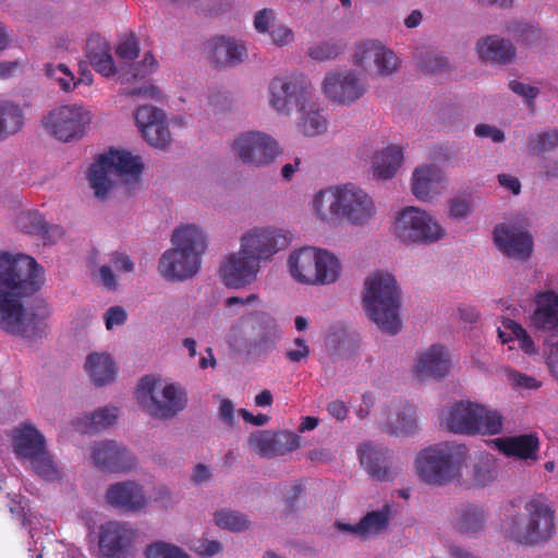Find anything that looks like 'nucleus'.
<instances>
[{"instance_id":"nucleus-34","label":"nucleus","mask_w":558,"mask_h":558,"mask_svg":"<svg viewBox=\"0 0 558 558\" xmlns=\"http://www.w3.org/2000/svg\"><path fill=\"white\" fill-rule=\"evenodd\" d=\"M86 56L96 72L104 76L116 73V65L110 53V47L105 38L93 35L86 43Z\"/></svg>"},{"instance_id":"nucleus-3","label":"nucleus","mask_w":558,"mask_h":558,"mask_svg":"<svg viewBox=\"0 0 558 558\" xmlns=\"http://www.w3.org/2000/svg\"><path fill=\"white\" fill-rule=\"evenodd\" d=\"M172 248L158 263L159 274L169 281H185L201 268V258L207 248L204 232L194 225L181 226L172 235Z\"/></svg>"},{"instance_id":"nucleus-32","label":"nucleus","mask_w":558,"mask_h":558,"mask_svg":"<svg viewBox=\"0 0 558 558\" xmlns=\"http://www.w3.org/2000/svg\"><path fill=\"white\" fill-rule=\"evenodd\" d=\"M357 452L361 464L372 477L379 481H388L390 478V473L386 466L388 460L387 449L376 447L371 442H364L360 446Z\"/></svg>"},{"instance_id":"nucleus-36","label":"nucleus","mask_w":558,"mask_h":558,"mask_svg":"<svg viewBox=\"0 0 558 558\" xmlns=\"http://www.w3.org/2000/svg\"><path fill=\"white\" fill-rule=\"evenodd\" d=\"M85 369L96 386L111 383L118 372L117 364L109 354L97 352L87 356Z\"/></svg>"},{"instance_id":"nucleus-52","label":"nucleus","mask_w":558,"mask_h":558,"mask_svg":"<svg viewBox=\"0 0 558 558\" xmlns=\"http://www.w3.org/2000/svg\"><path fill=\"white\" fill-rule=\"evenodd\" d=\"M116 52L121 60H135L140 54V46L136 37L134 35H130L129 37H126L123 41H121L118 45Z\"/></svg>"},{"instance_id":"nucleus-5","label":"nucleus","mask_w":558,"mask_h":558,"mask_svg":"<svg viewBox=\"0 0 558 558\" xmlns=\"http://www.w3.org/2000/svg\"><path fill=\"white\" fill-rule=\"evenodd\" d=\"M466 453L465 445L448 441L437 444L418 453L415 460L416 472L428 484H447L459 475Z\"/></svg>"},{"instance_id":"nucleus-31","label":"nucleus","mask_w":558,"mask_h":558,"mask_svg":"<svg viewBox=\"0 0 558 558\" xmlns=\"http://www.w3.org/2000/svg\"><path fill=\"white\" fill-rule=\"evenodd\" d=\"M476 51L482 60L498 64L509 63L515 56L513 45L509 40L495 35L478 40Z\"/></svg>"},{"instance_id":"nucleus-10","label":"nucleus","mask_w":558,"mask_h":558,"mask_svg":"<svg viewBox=\"0 0 558 558\" xmlns=\"http://www.w3.org/2000/svg\"><path fill=\"white\" fill-rule=\"evenodd\" d=\"M269 94L271 107L283 114L306 109L312 98L311 84L300 73L275 77L269 84Z\"/></svg>"},{"instance_id":"nucleus-30","label":"nucleus","mask_w":558,"mask_h":558,"mask_svg":"<svg viewBox=\"0 0 558 558\" xmlns=\"http://www.w3.org/2000/svg\"><path fill=\"white\" fill-rule=\"evenodd\" d=\"M16 226L24 233L40 235L45 244H52L63 236L61 227L49 226L44 216L36 210L21 213L16 218Z\"/></svg>"},{"instance_id":"nucleus-64","label":"nucleus","mask_w":558,"mask_h":558,"mask_svg":"<svg viewBox=\"0 0 558 558\" xmlns=\"http://www.w3.org/2000/svg\"><path fill=\"white\" fill-rule=\"evenodd\" d=\"M111 263L118 270L131 272L134 270V263L132 259L124 253L116 252L112 254Z\"/></svg>"},{"instance_id":"nucleus-54","label":"nucleus","mask_w":558,"mask_h":558,"mask_svg":"<svg viewBox=\"0 0 558 558\" xmlns=\"http://www.w3.org/2000/svg\"><path fill=\"white\" fill-rule=\"evenodd\" d=\"M268 33L271 41L277 46H284L293 40L292 31L280 24H272Z\"/></svg>"},{"instance_id":"nucleus-45","label":"nucleus","mask_w":558,"mask_h":558,"mask_svg":"<svg viewBox=\"0 0 558 558\" xmlns=\"http://www.w3.org/2000/svg\"><path fill=\"white\" fill-rule=\"evenodd\" d=\"M506 32L518 43L526 45L535 43L541 31L537 26L521 21H510L506 25Z\"/></svg>"},{"instance_id":"nucleus-51","label":"nucleus","mask_w":558,"mask_h":558,"mask_svg":"<svg viewBox=\"0 0 558 558\" xmlns=\"http://www.w3.org/2000/svg\"><path fill=\"white\" fill-rule=\"evenodd\" d=\"M504 327L506 330H510L513 337L519 341L520 348L526 354H533L535 352V347L532 338L529 336L526 330L518 323L507 319L504 323Z\"/></svg>"},{"instance_id":"nucleus-11","label":"nucleus","mask_w":558,"mask_h":558,"mask_svg":"<svg viewBox=\"0 0 558 558\" xmlns=\"http://www.w3.org/2000/svg\"><path fill=\"white\" fill-rule=\"evenodd\" d=\"M157 380L154 376H144L137 387L136 397L143 408L153 416L170 418L185 407L184 393L179 391L174 385H166L161 397L154 396Z\"/></svg>"},{"instance_id":"nucleus-20","label":"nucleus","mask_w":558,"mask_h":558,"mask_svg":"<svg viewBox=\"0 0 558 558\" xmlns=\"http://www.w3.org/2000/svg\"><path fill=\"white\" fill-rule=\"evenodd\" d=\"M135 122L149 145L165 148L170 144L171 136L162 110L153 106H141L135 112Z\"/></svg>"},{"instance_id":"nucleus-17","label":"nucleus","mask_w":558,"mask_h":558,"mask_svg":"<svg viewBox=\"0 0 558 558\" xmlns=\"http://www.w3.org/2000/svg\"><path fill=\"white\" fill-rule=\"evenodd\" d=\"M259 270V263L248 254H229L220 265L219 275L226 287L240 289L251 284Z\"/></svg>"},{"instance_id":"nucleus-18","label":"nucleus","mask_w":558,"mask_h":558,"mask_svg":"<svg viewBox=\"0 0 558 558\" xmlns=\"http://www.w3.org/2000/svg\"><path fill=\"white\" fill-rule=\"evenodd\" d=\"M323 86L329 99L348 106L356 102L366 92L365 83L352 71L327 74Z\"/></svg>"},{"instance_id":"nucleus-29","label":"nucleus","mask_w":558,"mask_h":558,"mask_svg":"<svg viewBox=\"0 0 558 558\" xmlns=\"http://www.w3.org/2000/svg\"><path fill=\"white\" fill-rule=\"evenodd\" d=\"M495 445L507 457H515L521 460H537L539 451V438L535 434L501 437L495 439Z\"/></svg>"},{"instance_id":"nucleus-37","label":"nucleus","mask_w":558,"mask_h":558,"mask_svg":"<svg viewBox=\"0 0 558 558\" xmlns=\"http://www.w3.org/2000/svg\"><path fill=\"white\" fill-rule=\"evenodd\" d=\"M402 161L403 153L401 147L390 145L374 156V174L383 180L391 179L395 177Z\"/></svg>"},{"instance_id":"nucleus-46","label":"nucleus","mask_w":558,"mask_h":558,"mask_svg":"<svg viewBox=\"0 0 558 558\" xmlns=\"http://www.w3.org/2000/svg\"><path fill=\"white\" fill-rule=\"evenodd\" d=\"M118 417L117 408L98 409L89 415H85L86 429L84 432H99L111 426Z\"/></svg>"},{"instance_id":"nucleus-27","label":"nucleus","mask_w":558,"mask_h":558,"mask_svg":"<svg viewBox=\"0 0 558 558\" xmlns=\"http://www.w3.org/2000/svg\"><path fill=\"white\" fill-rule=\"evenodd\" d=\"M444 173L435 165L422 166L414 170L411 189L420 201H428L442 189Z\"/></svg>"},{"instance_id":"nucleus-26","label":"nucleus","mask_w":558,"mask_h":558,"mask_svg":"<svg viewBox=\"0 0 558 558\" xmlns=\"http://www.w3.org/2000/svg\"><path fill=\"white\" fill-rule=\"evenodd\" d=\"M534 303L532 325L537 330L558 332V294L553 290L538 292L535 294Z\"/></svg>"},{"instance_id":"nucleus-24","label":"nucleus","mask_w":558,"mask_h":558,"mask_svg":"<svg viewBox=\"0 0 558 558\" xmlns=\"http://www.w3.org/2000/svg\"><path fill=\"white\" fill-rule=\"evenodd\" d=\"M106 501L113 508L135 512L145 506L146 498L140 485L126 481L112 484L106 492Z\"/></svg>"},{"instance_id":"nucleus-42","label":"nucleus","mask_w":558,"mask_h":558,"mask_svg":"<svg viewBox=\"0 0 558 558\" xmlns=\"http://www.w3.org/2000/svg\"><path fill=\"white\" fill-rule=\"evenodd\" d=\"M23 126V113L17 105L0 101V141L17 133Z\"/></svg>"},{"instance_id":"nucleus-2","label":"nucleus","mask_w":558,"mask_h":558,"mask_svg":"<svg viewBox=\"0 0 558 558\" xmlns=\"http://www.w3.org/2000/svg\"><path fill=\"white\" fill-rule=\"evenodd\" d=\"M526 517L508 514L501 524L504 536L523 546H537L549 542L556 533L555 509L544 494L531 496L524 504Z\"/></svg>"},{"instance_id":"nucleus-6","label":"nucleus","mask_w":558,"mask_h":558,"mask_svg":"<svg viewBox=\"0 0 558 558\" xmlns=\"http://www.w3.org/2000/svg\"><path fill=\"white\" fill-rule=\"evenodd\" d=\"M143 170L140 157L125 150H113L100 155L88 169V181L95 196L105 199L113 186V178L130 177L138 181Z\"/></svg>"},{"instance_id":"nucleus-49","label":"nucleus","mask_w":558,"mask_h":558,"mask_svg":"<svg viewBox=\"0 0 558 558\" xmlns=\"http://www.w3.org/2000/svg\"><path fill=\"white\" fill-rule=\"evenodd\" d=\"M45 73L48 77H56L61 89L64 92H70L77 85V81H75L74 75L65 64L53 65L47 63L45 65Z\"/></svg>"},{"instance_id":"nucleus-35","label":"nucleus","mask_w":558,"mask_h":558,"mask_svg":"<svg viewBox=\"0 0 558 558\" xmlns=\"http://www.w3.org/2000/svg\"><path fill=\"white\" fill-rule=\"evenodd\" d=\"M13 447L17 457L29 460L46 449V441L35 427L25 425L16 429Z\"/></svg>"},{"instance_id":"nucleus-33","label":"nucleus","mask_w":558,"mask_h":558,"mask_svg":"<svg viewBox=\"0 0 558 558\" xmlns=\"http://www.w3.org/2000/svg\"><path fill=\"white\" fill-rule=\"evenodd\" d=\"M487 521L486 510L477 505L459 508L453 520V527L461 534L474 537L483 530Z\"/></svg>"},{"instance_id":"nucleus-4","label":"nucleus","mask_w":558,"mask_h":558,"mask_svg":"<svg viewBox=\"0 0 558 558\" xmlns=\"http://www.w3.org/2000/svg\"><path fill=\"white\" fill-rule=\"evenodd\" d=\"M363 303L366 314L383 332L396 335L401 329L400 291L392 275L376 272L365 280Z\"/></svg>"},{"instance_id":"nucleus-38","label":"nucleus","mask_w":558,"mask_h":558,"mask_svg":"<svg viewBox=\"0 0 558 558\" xmlns=\"http://www.w3.org/2000/svg\"><path fill=\"white\" fill-rule=\"evenodd\" d=\"M301 113L298 128L305 136H318L324 134L328 129V121L323 114V109L318 104L312 101L306 105V109L299 110Z\"/></svg>"},{"instance_id":"nucleus-8","label":"nucleus","mask_w":558,"mask_h":558,"mask_svg":"<svg viewBox=\"0 0 558 558\" xmlns=\"http://www.w3.org/2000/svg\"><path fill=\"white\" fill-rule=\"evenodd\" d=\"M450 432L466 435H496L502 429L504 418L497 411L472 402L452 407L446 422Z\"/></svg>"},{"instance_id":"nucleus-19","label":"nucleus","mask_w":558,"mask_h":558,"mask_svg":"<svg viewBox=\"0 0 558 558\" xmlns=\"http://www.w3.org/2000/svg\"><path fill=\"white\" fill-rule=\"evenodd\" d=\"M248 445L260 457L272 458L296 450L300 447V437L290 432L257 430L251 434Z\"/></svg>"},{"instance_id":"nucleus-63","label":"nucleus","mask_w":558,"mask_h":558,"mask_svg":"<svg viewBox=\"0 0 558 558\" xmlns=\"http://www.w3.org/2000/svg\"><path fill=\"white\" fill-rule=\"evenodd\" d=\"M546 353H547L546 363L548 365V368H549L551 375L558 381V342L548 343V349H547Z\"/></svg>"},{"instance_id":"nucleus-21","label":"nucleus","mask_w":558,"mask_h":558,"mask_svg":"<svg viewBox=\"0 0 558 558\" xmlns=\"http://www.w3.org/2000/svg\"><path fill=\"white\" fill-rule=\"evenodd\" d=\"M494 241L508 257L526 259L532 253V235L522 227L498 225L494 230Z\"/></svg>"},{"instance_id":"nucleus-61","label":"nucleus","mask_w":558,"mask_h":558,"mask_svg":"<svg viewBox=\"0 0 558 558\" xmlns=\"http://www.w3.org/2000/svg\"><path fill=\"white\" fill-rule=\"evenodd\" d=\"M475 134L478 137H490L492 141L495 143H501L505 141L504 132L488 124H478L475 128Z\"/></svg>"},{"instance_id":"nucleus-13","label":"nucleus","mask_w":558,"mask_h":558,"mask_svg":"<svg viewBox=\"0 0 558 558\" xmlns=\"http://www.w3.org/2000/svg\"><path fill=\"white\" fill-rule=\"evenodd\" d=\"M90 116L82 106H62L44 118L46 130L62 142L81 137Z\"/></svg>"},{"instance_id":"nucleus-41","label":"nucleus","mask_w":558,"mask_h":558,"mask_svg":"<svg viewBox=\"0 0 558 558\" xmlns=\"http://www.w3.org/2000/svg\"><path fill=\"white\" fill-rule=\"evenodd\" d=\"M390 523V507L367 512L359 522L361 538H368L385 531Z\"/></svg>"},{"instance_id":"nucleus-1","label":"nucleus","mask_w":558,"mask_h":558,"mask_svg":"<svg viewBox=\"0 0 558 558\" xmlns=\"http://www.w3.org/2000/svg\"><path fill=\"white\" fill-rule=\"evenodd\" d=\"M44 283V269L26 254L0 253V328L25 339L47 333L50 312L43 301L25 308L19 299L37 292Z\"/></svg>"},{"instance_id":"nucleus-59","label":"nucleus","mask_w":558,"mask_h":558,"mask_svg":"<svg viewBox=\"0 0 558 558\" xmlns=\"http://www.w3.org/2000/svg\"><path fill=\"white\" fill-rule=\"evenodd\" d=\"M157 66L155 57L148 52L144 56V59L134 68V77H145L150 74Z\"/></svg>"},{"instance_id":"nucleus-40","label":"nucleus","mask_w":558,"mask_h":558,"mask_svg":"<svg viewBox=\"0 0 558 558\" xmlns=\"http://www.w3.org/2000/svg\"><path fill=\"white\" fill-rule=\"evenodd\" d=\"M314 209L322 220L341 217V186L320 191L314 199Z\"/></svg>"},{"instance_id":"nucleus-50","label":"nucleus","mask_w":558,"mask_h":558,"mask_svg":"<svg viewBox=\"0 0 558 558\" xmlns=\"http://www.w3.org/2000/svg\"><path fill=\"white\" fill-rule=\"evenodd\" d=\"M146 558H189V556L179 547L160 542L147 547Z\"/></svg>"},{"instance_id":"nucleus-43","label":"nucleus","mask_w":558,"mask_h":558,"mask_svg":"<svg viewBox=\"0 0 558 558\" xmlns=\"http://www.w3.org/2000/svg\"><path fill=\"white\" fill-rule=\"evenodd\" d=\"M215 522L219 527L235 533L245 531L250 524L245 514L228 509L217 511L215 513Z\"/></svg>"},{"instance_id":"nucleus-62","label":"nucleus","mask_w":558,"mask_h":558,"mask_svg":"<svg viewBox=\"0 0 558 558\" xmlns=\"http://www.w3.org/2000/svg\"><path fill=\"white\" fill-rule=\"evenodd\" d=\"M509 87L513 93L526 98L530 101L533 100L538 94V89L536 87L523 84L518 81H511L509 83Z\"/></svg>"},{"instance_id":"nucleus-56","label":"nucleus","mask_w":558,"mask_h":558,"mask_svg":"<svg viewBox=\"0 0 558 558\" xmlns=\"http://www.w3.org/2000/svg\"><path fill=\"white\" fill-rule=\"evenodd\" d=\"M508 378L511 385L515 388L536 389L541 386V384L534 377L522 374L518 371L510 372Z\"/></svg>"},{"instance_id":"nucleus-55","label":"nucleus","mask_w":558,"mask_h":558,"mask_svg":"<svg viewBox=\"0 0 558 558\" xmlns=\"http://www.w3.org/2000/svg\"><path fill=\"white\" fill-rule=\"evenodd\" d=\"M275 23L274 12L270 9H263L254 16V27L258 33H268Z\"/></svg>"},{"instance_id":"nucleus-57","label":"nucleus","mask_w":558,"mask_h":558,"mask_svg":"<svg viewBox=\"0 0 558 558\" xmlns=\"http://www.w3.org/2000/svg\"><path fill=\"white\" fill-rule=\"evenodd\" d=\"M294 344L298 347L296 349L288 350L286 353L287 360L293 363L301 362L306 360L310 355V348L306 344V341L302 338L294 339Z\"/></svg>"},{"instance_id":"nucleus-25","label":"nucleus","mask_w":558,"mask_h":558,"mask_svg":"<svg viewBox=\"0 0 558 558\" xmlns=\"http://www.w3.org/2000/svg\"><path fill=\"white\" fill-rule=\"evenodd\" d=\"M450 359L445 347L432 344L418 354L415 373L418 378H442L449 373Z\"/></svg>"},{"instance_id":"nucleus-15","label":"nucleus","mask_w":558,"mask_h":558,"mask_svg":"<svg viewBox=\"0 0 558 558\" xmlns=\"http://www.w3.org/2000/svg\"><path fill=\"white\" fill-rule=\"evenodd\" d=\"M291 234L278 229L256 228L241 238L242 253L248 254L260 264L262 260L270 259L278 251L286 248Z\"/></svg>"},{"instance_id":"nucleus-39","label":"nucleus","mask_w":558,"mask_h":558,"mask_svg":"<svg viewBox=\"0 0 558 558\" xmlns=\"http://www.w3.org/2000/svg\"><path fill=\"white\" fill-rule=\"evenodd\" d=\"M387 429L393 435H410L416 429V415L413 407L402 404L390 412Z\"/></svg>"},{"instance_id":"nucleus-9","label":"nucleus","mask_w":558,"mask_h":558,"mask_svg":"<svg viewBox=\"0 0 558 558\" xmlns=\"http://www.w3.org/2000/svg\"><path fill=\"white\" fill-rule=\"evenodd\" d=\"M393 234L402 243H433L444 235V229L426 211L405 207L398 213Z\"/></svg>"},{"instance_id":"nucleus-58","label":"nucleus","mask_w":558,"mask_h":558,"mask_svg":"<svg viewBox=\"0 0 558 558\" xmlns=\"http://www.w3.org/2000/svg\"><path fill=\"white\" fill-rule=\"evenodd\" d=\"M126 320V312L121 306H112L105 314V323L107 329H112L114 326L123 325Z\"/></svg>"},{"instance_id":"nucleus-60","label":"nucleus","mask_w":558,"mask_h":558,"mask_svg":"<svg viewBox=\"0 0 558 558\" xmlns=\"http://www.w3.org/2000/svg\"><path fill=\"white\" fill-rule=\"evenodd\" d=\"M471 204L464 198H453L450 202L449 214L453 218H464L470 214Z\"/></svg>"},{"instance_id":"nucleus-22","label":"nucleus","mask_w":558,"mask_h":558,"mask_svg":"<svg viewBox=\"0 0 558 558\" xmlns=\"http://www.w3.org/2000/svg\"><path fill=\"white\" fill-rule=\"evenodd\" d=\"M375 214L373 199L360 187L348 183L341 186V217L354 225H365Z\"/></svg>"},{"instance_id":"nucleus-44","label":"nucleus","mask_w":558,"mask_h":558,"mask_svg":"<svg viewBox=\"0 0 558 558\" xmlns=\"http://www.w3.org/2000/svg\"><path fill=\"white\" fill-rule=\"evenodd\" d=\"M527 147L531 153L537 155L558 148V129L555 128L531 135L527 141Z\"/></svg>"},{"instance_id":"nucleus-12","label":"nucleus","mask_w":558,"mask_h":558,"mask_svg":"<svg viewBox=\"0 0 558 558\" xmlns=\"http://www.w3.org/2000/svg\"><path fill=\"white\" fill-rule=\"evenodd\" d=\"M232 149L243 163L257 167L272 162L281 153L271 136L257 131L240 134Z\"/></svg>"},{"instance_id":"nucleus-53","label":"nucleus","mask_w":558,"mask_h":558,"mask_svg":"<svg viewBox=\"0 0 558 558\" xmlns=\"http://www.w3.org/2000/svg\"><path fill=\"white\" fill-rule=\"evenodd\" d=\"M420 68L427 73L438 74L448 70V61L442 56L428 53L421 60Z\"/></svg>"},{"instance_id":"nucleus-47","label":"nucleus","mask_w":558,"mask_h":558,"mask_svg":"<svg viewBox=\"0 0 558 558\" xmlns=\"http://www.w3.org/2000/svg\"><path fill=\"white\" fill-rule=\"evenodd\" d=\"M345 48L340 40H324L310 47L308 56L316 61H326L338 57Z\"/></svg>"},{"instance_id":"nucleus-23","label":"nucleus","mask_w":558,"mask_h":558,"mask_svg":"<svg viewBox=\"0 0 558 558\" xmlns=\"http://www.w3.org/2000/svg\"><path fill=\"white\" fill-rule=\"evenodd\" d=\"M92 458L94 464L106 472H126L135 464V460L128 449L114 440L96 444Z\"/></svg>"},{"instance_id":"nucleus-48","label":"nucleus","mask_w":558,"mask_h":558,"mask_svg":"<svg viewBox=\"0 0 558 558\" xmlns=\"http://www.w3.org/2000/svg\"><path fill=\"white\" fill-rule=\"evenodd\" d=\"M28 461L33 470L44 480L53 481L59 477L58 469L46 449Z\"/></svg>"},{"instance_id":"nucleus-14","label":"nucleus","mask_w":558,"mask_h":558,"mask_svg":"<svg viewBox=\"0 0 558 558\" xmlns=\"http://www.w3.org/2000/svg\"><path fill=\"white\" fill-rule=\"evenodd\" d=\"M137 530L123 521H108L100 525L98 548L106 558H125L132 550Z\"/></svg>"},{"instance_id":"nucleus-28","label":"nucleus","mask_w":558,"mask_h":558,"mask_svg":"<svg viewBox=\"0 0 558 558\" xmlns=\"http://www.w3.org/2000/svg\"><path fill=\"white\" fill-rule=\"evenodd\" d=\"M209 60L217 66H233L243 61L246 49L242 44L217 36L206 45Z\"/></svg>"},{"instance_id":"nucleus-7","label":"nucleus","mask_w":558,"mask_h":558,"mask_svg":"<svg viewBox=\"0 0 558 558\" xmlns=\"http://www.w3.org/2000/svg\"><path fill=\"white\" fill-rule=\"evenodd\" d=\"M291 276L302 283L328 284L340 275V263L329 252L314 247H303L292 253L288 259Z\"/></svg>"},{"instance_id":"nucleus-16","label":"nucleus","mask_w":558,"mask_h":558,"mask_svg":"<svg viewBox=\"0 0 558 558\" xmlns=\"http://www.w3.org/2000/svg\"><path fill=\"white\" fill-rule=\"evenodd\" d=\"M353 62L365 71L375 68L380 75H390L399 68V59L395 52L377 40L357 44Z\"/></svg>"}]
</instances>
